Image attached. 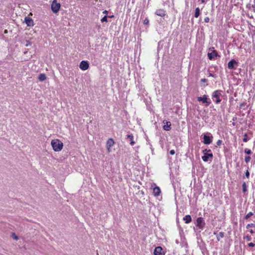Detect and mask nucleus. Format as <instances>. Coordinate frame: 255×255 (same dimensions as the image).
<instances>
[{"instance_id":"obj_1","label":"nucleus","mask_w":255,"mask_h":255,"mask_svg":"<svg viewBox=\"0 0 255 255\" xmlns=\"http://www.w3.org/2000/svg\"><path fill=\"white\" fill-rule=\"evenodd\" d=\"M53 150L55 151H59L63 148V143L58 139H53L51 142Z\"/></svg>"},{"instance_id":"obj_2","label":"nucleus","mask_w":255,"mask_h":255,"mask_svg":"<svg viewBox=\"0 0 255 255\" xmlns=\"http://www.w3.org/2000/svg\"><path fill=\"white\" fill-rule=\"evenodd\" d=\"M222 96V91L216 90L212 94V98L216 104H218L221 103Z\"/></svg>"},{"instance_id":"obj_3","label":"nucleus","mask_w":255,"mask_h":255,"mask_svg":"<svg viewBox=\"0 0 255 255\" xmlns=\"http://www.w3.org/2000/svg\"><path fill=\"white\" fill-rule=\"evenodd\" d=\"M197 99L198 102L205 104L206 106H209L211 103V100L209 99L208 96L207 95H204L203 97H198Z\"/></svg>"},{"instance_id":"obj_4","label":"nucleus","mask_w":255,"mask_h":255,"mask_svg":"<svg viewBox=\"0 0 255 255\" xmlns=\"http://www.w3.org/2000/svg\"><path fill=\"white\" fill-rule=\"evenodd\" d=\"M61 5L60 3H58L56 0H54L52 1L51 5V8L52 11L55 13H57L60 8Z\"/></svg>"},{"instance_id":"obj_5","label":"nucleus","mask_w":255,"mask_h":255,"mask_svg":"<svg viewBox=\"0 0 255 255\" xmlns=\"http://www.w3.org/2000/svg\"><path fill=\"white\" fill-rule=\"evenodd\" d=\"M213 136L210 133H207L203 135V142L205 144H210L212 142Z\"/></svg>"},{"instance_id":"obj_6","label":"nucleus","mask_w":255,"mask_h":255,"mask_svg":"<svg viewBox=\"0 0 255 255\" xmlns=\"http://www.w3.org/2000/svg\"><path fill=\"white\" fill-rule=\"evenodd\" d=\"M203 154V156H202V159L204 162L211 161L212 160L213 154L212 152L204 153Z\"/></svg>"},{"instance_id":"obj_7","label":"nucleus","mask_w":255,"mask_h":255,"mask_svg":"<svg viewBox=\"0 0 255 255\" xmlns=\"http://www.w3.org/2000/svg\"><path fill=\"white\" fill-rule=\"evenodd\" d=\"M205 225V223L203 219L201 217H199L196 220V226L200 229H203Z\"/></svg>"},{"instance_id":"obj_8","label":"nucleus","mask_w":255,"mask_h":255,"mask_svg":"<svg viewBox=\"0 0 255 255\" xmlns=\"http://www.w3.org/2000/svg\"><path fill=\"white\" fill-rule=\"evenodd\" d=\"M238 64V62L234 59H232L228 63V67L229 69H236V66Z\"/></svg>"},{"instance_id":"obj_9","label":"nucleus","mask_w":255,"mask_h":255,"mask_svg":"<svg viewBox=\"0 0 255 255\" xmlns=\"http://www.w3.org/2000/svg\"><path fill=\"white\" fill-rule=\"evenodd\" d=\"M80 68L83 71L87 70L89 67V63L87 61H82L79 65Z\"/></svg>"},{"instance_id":"obj_10","label":"nucleus","mask_w":255,"mask_h":255,"mask_svg":"<svg viewBox=\"0 0 255 255\" xmlns=\"http://www.w3.org/2000/svg\"><path fill=\"white\" fill-rule=\"evenodd\" d=\"M115 142L112 138H109L106 143V146L107 148V150L108 152H110L111 151V147L113 146Z\"/></svg>"},{"instance_id":"obj_11","label":"nucleus","mask_w":255,"mask_h":255,"mask_svg":"<svg viewBox=\"0 0 255 255\" xmlns=\"http://www.w3.org/2000/svg\"><path fill=\"white\" fill-rule=\"evenodd\" d=\"M154 255H164V252L161 247H157L154 251Z\"/></svg>"},{"instance_id":"obj_12","label":"nucleus","mask_w":255,"mask_h":255,"mask_svg":"<svg viewBox=\"0 0 255 255\" xmlns=\"http://www.w3.org/2000/svg\"><path fill=\"white\" fill-rule=\"evenodd\" d=\"M218 54L215 50H213L211 52L208 53V57L210 60L215 59Z\"/></svg>"},{"instance_id":"obj_13","label":"nucleus","mask_w":255,"mask_h":255,"mask_svg":"<svg viewBox=\"0 0 255 255\" xmlns=\"http://www.w3.org/2000/svg\"><path fill=\"white\" fill-rule=\"evenodd\" d=\"M24 21L28 26H32L34 25L33 20L29 17H25Z\"/></svg>"},{"instance_id":"obj_14","label":"nucleus","mask_w":255,"mask_h":255,"mask_svg":"<svg viewBox=\"0 0 255 255\" xmlns=\"http://www.w3.org/2000/svg\"><path fill=\"white\" fill-rule=\"evenodd\" d=\"M161 193L160 189L159 187L155 186L153 189V194L155 196H158Z\"/></svg>"},{"instance_id":"obj_15","label":"nucleus","mask_w":255,"mask_h":255,"mask_svg":"<svg viewBox=\"0 0 255 255\" xmlns=\"http://www.w3.org/2000/svg\"><path fill=\"white\" fill-rule=\"evenodd\" d=\"M155 13L156 15L163 17L165 15V11L163 9H158L156 11Z\"/></svg>"},{"instance_id":"obj_16","label":"nucleus","mask_w":255,"mask_h":255,"mask_svg":"<svg viewBox=\"0 0 255 255\" xmlns=\"http://www.w3.org/2000/svg\"><path fill=\"white\" fill-rule=\"evenodd\" d=\"M171 123L170 122H166V125H164L163 127V129L166 131H169L171 129Z\"/></svg>"},{"instance_id":"obj_17","label":"nucleus","mask_w":255,"mask_h":255,"mask_svg":"<svg viewBox=\"0 0 255 255\" xmlns=\"http://www.w3.org/2000/svg\"><path fill=\"white\" fill-rule=\"evenodd\" d=\"M183 220L185 221V223L186 224H189V223H190L192 221V219H191V217L190 215H186L184 218H183Z\"/></svg>"},{"instance_id":"obj_18","label":"nucleus","mask_w":255,"mask_h":255,"mask_svg":"<svg viewBox=\"0 0 255 255\" xmlns=\"http://www.w3.org/2000/svg\"><path fill=\"white\" fill-rule=\"evenodd\" d=\"M127 138L129 139L130 141V144L131 145H133L135 144V142L133 140V136L132 134H128L127 135Z\"/></svg>"},{"instance_id":"obj_19","label":"nucleus","mask_w":255,"mask_h":255,"mask_svg":"<svg viewBox=\"0 0 255 255\" xmlns=\"http://www.w3.org/2000/svg\"><path fill=\"white\" fill-rule=\"evenodd\" d=\"M46 78V75L44 74H40L38 76V79L40 81H44Z\"/></svg>"},{"instance_id":"obj_20","label":"nucleus","mask_w":255,"mask_h":255,"mask_svg":"<svg viewBox=\"0 0 255 255\" xmlns=\"http://www.w3.org/2000/svg\"><path fill=\"white\" fill-rule=\"evenodd\" d=\"M200 14V10L199 7H197L195 9V15L194 16L197 18Z\"/></svg>"},{"instance_id":"obj_21","label":"nucleus","mask_w":255,"mask_h":255,"mask_svg":"<svg viewBox=\"0 0 255 255\" xmlns=\"http://www.w3.org/2000/svg\"><path fill=\"white\" fill-rule=\"evenodd\" d=\"M224 236V234L223 232H220L219 234L217 235L216 237L217 240L219 241L221 239L223 238Z\"/></svg>"},{"instance_id":"obj_22","label":"nucleus","mask_w":255,"mask_h":255,"mask_svg":"<svg viewBox=\"0 0 255 255\" xmlns=\"http://www.w3.org/2000/svg\"><path fill=\"white\" fill-rule=\"evenodd\" d=\"M243 186V192L245 193L247 191V186L245 182H244L242 185Z\"/></svg>"},{"instance_id":"obj_23","label":"nucleus","mask_w":255,"mask_h":255,"mask_svg":"<svg viewBox=\"0 0 255 255\" xmlns=\"http://www.w3.org/2000/svg\"><path fill=\"white\" fill-rule=\"evenodd\" d=\"M253 215V213L252 212H249V213H248L246 216H245V219H249V218H250Z\"/></svg>"},{"instance_id":"obj_24","label":"nucleus","mask_w":255,"mask_h":255,"mask_svg":"<svg viewBox=\"0 0 255 255\" xmlns=\"http://www.w3.org/2000/svg\"><path fill=\"white\" fill-rule=\"evenodd\" d=\"M251 160V157L250 156H246L245 158V161L246 163H248Z\"/></svg>"},{"instance_id":"obj_25","label":"nucleus","mask_w":255,"mask_h":255,"mask_svg":"<svg viewBox=\"0 0 255 255\" xmlns=\"http://www.w3.org/2000/svg\"><path fill=\"white\" fill-rule=\"evenodd\" d=\"M102 22L107 21V16L105 15L101 20Z\"/></svg>"},{"instance_id":"obj_26","label":"nucleus","mask_w":255,"mask_h":255,"mask_svg":"<svg viewBox=\"0 0 255 255\" xmlns=\"http://www.w3.org/2000/svg\"><path fill=\"white\" fill-rule=\"evenodd\" d=\"M209 152H212L211 149H205L203 150V154H204V153H209Z\"/></svg>"},{"instance_id":"obj_27","label":"nucleus","mask_w":255,"mask_h":255,"mask_svg":"<svg viewBox=\"0 0 255 255\" xmlns=\"http://www.w3.org/2000/svg\"><path fill=\"white\" fill-rule=\"evenodd\" d=\"M244 239H246L248 241H250L252 240V238L250 236L247 235L244 237Z\"/></svg>"},{"instance_id":"obj_28","label":"nucleus","mask_w":255,"mask_h":255,"mask_svg":"<svg viewBox=\"0 0 255 255\" xmlns=\"http://www.w3.org/2000/svg\"><path fill=\"white\" fill-rule=\"evenodd\" d=\"M222 143V140H220V139H219L217 141V146H220Z\"/></svg>"},{"instance_id":"obj_29","label":"nucleus","mask_w":255,"mask_h":255,"mask_svg":"<svg viewBox=\"0 0 255 255\" xmlns=\"http://www.w3.org/2000/svg\"><path fill=\"white\" fill-rule=\"evenodd\" d=\"M255 227V225L254 224L252 223V224H249L247 225L246 228L247 229H249V228L250 227Z\"/></svg>"},{"instance_id":"obj_30","label":"nucleus","mask_w":255,"mask_h":255,"mask_svg":"<svg viewBox=\"0 0 255 255\" xmlns=\"http://www.w3.org/2000/svg\"><path fill=\"white\" fill-rule=\"evenodd\" d=\"M244 136L245 137L243 139V140L244 142H246L248 141L247 134L246 133Z\"/></svg>"},{"instance_id":"obj_31","label":"nucleus","mask_w":255,"mask_h":255,"mask_svg":"<svg viewBox=\"0 0 255 255\" xmlns=\"http://www.w3.org/2000/svg\"><path fill=\"white\" fill-rule=\"evenodd\" d=\"M149 23V20L147 18H146L144 20H143V24H147L148 23Z\"/></svg>"},{"instance_id":"obj_32","label":"nucleus","mask_w":255,"mask_h":255,"mask_svg":"<svg viewBox=\"0 0 255 255\" xmlns=\"http://www.w3.org/2000/svg\"><path fill=\"white\" fill-rule=\"evenodd\" d=\"M245 151V153H246L248 154H251L252 153L251 150L249 149H246Z\"/></svg>"},{"instance_id":"obj_33","label":"nucleus","mask_w":255,"mask_h":255,"mask_svg":"<svg viewBox=\"0 0 255 255\" xmlns=\"http://www.w3.org/2000/svg\"><path fill=\"white\" fill-rule=\"evenodd\" d=\"M245 175L247 178H249L250 176V172L248 170H247V171L246 172Z\"/></svg>"},{"instance_id":"obj_34","label":"nucleus","mask_w":255,"mask_h":255,"mask_svg":"<svg viewBox=\"0 0 255 255\" xmlns=\"http://www.w3.org/2000/svg\"><path fill=\"white\" fill-rule=\"evenodd\" d=\"M210 20V19L208 17H206L204 18V21L206 23L208 22Z\"/></svg>"},{"instance_id":"obj_35","label":"nucleus","mask_w":255,"mask_h":255,"mask_svg":"<svg viewBox=\"0 0 255 255\" xmlns=\"http://www.w3.org/2000/svg\"><path fill=\"white\" fill-rule=\"evenodd\" d=\"M249 247H254L255 246V244L253 243H250L249 244Z\"/></svg>"},{"instance_id":"obj_36","label":"nucleus","mask_w":255,"mask_h":255,"mask_svg":"<svg viewBox=\"0 0 255 255\" xmlns=\"http://www.w3.org/2000/svg\"><path fill=\"white\" fill-rule=\"evenodd\" d=\"M169 153L171 155H174L175 154V151L174 150L172 149L170 151Z\"/></svg>"},{"instance_id":"obj_37","label":"nucleus","mask_w":255,"mask_h":255,"mask_svg":"<svg viewBox=\"0 0 255 255\" xmlns=\"http://www.w3.org/2000/svg\"><path fill=\"white\" fill-rule=\"evenodd\" d=\"M201 81L202 82L205 83V82H207V79H205V78H204V79H201Z\"/></svg>"},{"instance_id":"obj_38","label":"nucleus","mask_w":255,"mask_h":255,"mask_svg":"<svg viewBox=\"0 0 255 255\" xmlns=\"http://www.w3.org/2000/svg\"><path fill=\"white\" fill-rule=\"evenodd\" d=\"M13 238L14 239H15V240H17L18 239V238L15 235V234H13Z\"/></svg>"},{"instance_id":"obj_39","label":"nucleus","mask_w":255,"mask_h":255,"mask_svg":"<svg viewBox=\"0 0 255 255\" xmlns=\"http://www.w3.org/2000/svg\"><path fill=\"white\" fill-rule=\"evenodd\" d=\"M103 13L105 14V15H107L108 14V12L107 10H105L104 11H103Z\"/></svg>"},{"instance_id":"obj_40","label":"nucleus","mask_w":255,"mask_h":255,"mask_svg":"<svg viewBox=\"0 0 255 255\" xmlns=\"http://www.w3.org/2000/svg\"><path fill=\"white\" fill-rule=\"evenodd\" d=\"M250 232H251V233L253 234V233H254V231H253V230H251L250 231Z\"/></svg>"},{"instance_id":"obj_41","label":"nucleus","mask_w":255,"mask_h":255,"mask_svg":"<svg viewBox=\"0 0 255 255\" xmlns=\"http://www.w3.org/2000/svg\"><path fill=\"white\" fill-rule=\"evenodd\" d=\"M109 17H111V18H112V17H114V15H112V16H109Z\"/></svg>"},{"instance_id":"obj_42","label":"nucleus","mask_w":255,"mask_h":255,"mask_svg":"<svg viewBox=\"0 0 255 255\" xmlns=\"http://www.w3.org/2000/svg\"><path fill=\"white\" fill-rule=\"evenodd\" d=\"M240 106H241V107L243 106V104H242L240 105Z\"/></svg>"}]
</instances>
